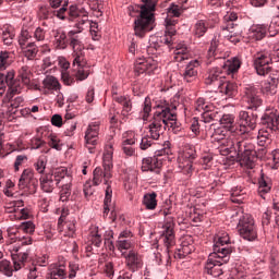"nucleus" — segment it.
Instances as JSON below:
<instances>
[{
  "label": "nucleus",
  "mask_w": 279,
  "mask_h": 279,
  "mask_svg": "<svg viewBox=\"0 0 279 279\" xmlns=\"http://www.w3.org/2000/svg\"><path fill=\"white\" fill-rule=\"evenodd\" d=\"M154 108L156 111L150 120L146 135L155 141H160V136L165 134L167 128H178V114L175 113L177 107L169 105L165 100H158Z\"/></svg>",
  "instance_id": "nucleus-1"
},
{
  "label": "nucleus",
  "mask_w": 279,
  "mask_h": 279,
  "mask_svg": "<svg viewBox=\"0 0 279 279\" xmlns=\"http://www.w3.org/2000/svg\"><path fill=\"white\" fill-rule=\"evenodd\" d=\"M214 244V258H209L206 265L207 274L214 276V278H219L223 276L222 265L230 263V254L234 251L230 246V235L228 232L221 231L216 234Z\"/></svg>",
  "instance_id": "nucleus-2"
},
{
  "label": "nucleus",
  "mask_w": 279,
  "mask_h": 279,
  "mask_svg": "<svg viewBox=\"0 0 279 279\" xmlns=\"http://www.w3.org/2000/svg\"><path fill=\"white\" fill-rule=\"evenodd\" d=\"M142 5L129 7L130 16H136L134 20L135 36L140 38L145 37V34L151 32L156 27L154 20V10H156V3L158 0H142Z\"/></svg>",
  "instance_id": "nucleus-3"
},
{
  "label": "nucleus",
  "mask_w": 279,
  "mask_h": 279,
  "mask_svg": "<svg viewBox=\"0 0 279 279\" xmlns=\"http://www.w3.org/2000/svg\"><path fill=\"white\" fill-rule=\"evenodd\" d=\"M5 82L9 88V97L12 95H21L25 86L32 84V69L28 65H22L17 70V77L15 78L14 70H10L7 73H0V84Z\"/></svg>",
  "instance_id": "nucleus-4"
},
{
  "label": "nucleus",
  "mask_w": 279,
  "mask_h": 279,
  "mask_svg": "<svg viewBox=\"0 0 279 279\" xmlns=\"http://www.w3.org/2000/svg\"><path fill=\"white\" fill-rule=\"evenodd\" d=\"M238 149L240 165H242V167H246V169H254L258 158L263 159L264 156H267V148H265V146H260V148L256 150L254 143L248 140L240 143L238 145Z\"/></svg>",
  "instance_id": "nucleus-5"
},
{
  "label": "nucleus",
  "mask_w": 279,
  "mask_h": 279,
  "mask_svg": "<svg viewBox=\"0 0 279 279\" xmlns=\"http://www.w3.org/2000/svg\"><path fill=\"white\" fill-rule=\"evenodd\" d=\"M68 5L69 4L64 3L61 9L54 11V16L61 21H75V19H78L75 27L76 29H82V27L88 23V11L77 4H72L69 8Z\"/></svg>",
  "instance_id": "nucleus-6"
},
{
  "label": "nucleus",
  "mask_w": 279,
  "mask_h": 279,
  "mask_svg": "<svg viewBox=\"0 0 279 279\" xmlns=\"http://www.w3.org/2000/svg\"><path fill=\"white\" fill-rule=\"evenodd\" d=\"M182 14V7L178 4H171L168 9V15L166 17V34L159 38V43L161 45H167L168 49H171L173 47V43H175V39L173 36H175V23L178 21V16Z\"/></svg>",
  "instance_id": "nucleus-7"
},
{
  "label": "nucleus",
  "mask_w": 279,
  "mask_h": 279,
  "mask_svg": "<svg viewBox=\"0 0 279 279\" xmlns=\"http://www.w3.org/2000/svg\"><path fill=\"white\" fill-rule=\"evenodd\" d=\"M114 154V148H112V145H107L105 147V153L102 156V162H104V170L101 168H96L94 170V178L92 181L93 186H99L101 182H104L105 179V184H108V180L112 178V156Z\"/></svg>",
  "instance_id": "nucleus-8"
},
{
  "label": "nucleus",
  "mask_w": 279,
  "mask_h": 279,
  "mask_svg": "<svg viewBox=\"0 0 279 279\" xmlns=\"http://www.w3.org/2000/svg\"><path fill=\"white\" fill-rule=\"evenodd\" d=\"M238 232L245 241H256L258 239V230L254 218L250 214H243L238 223Z\"/></svg>",
  "instance_id": "nucleus-9"
},
{
  "label": "nucleus",
  "mask_w": 279,
  "mask_h": 279,
  "mask_svg": "<svg viewBox=\"0 0 279 279\" xmlns=\"http://www.w3.org/2000/svg\"><path fill=\"white\" fill-rule=\"evenodd\" d=\"M271 62H274V57H271V51L269 50H262L253 57V64L257 75H267L271 71L269 66Z\"/></svg>",
  "instance_id": "nucleus-10"
},
{
  "label": "nucleus",
  "mask_w": 279,
  "mask_h": 279,
  "mask_svg": "<svg viewBox=\"0 0 279 279\" xmlns=\"http://www.w3.org/2000/svg\"><path fill=\"white\" fill-rule=\"evenodd\" d=\"M73 71L76 80L84 82L88 77V70H86V56L84 50H74L72 52Z\"/></svg>",
  "instance_id": "nucleus-11"
},
{
  "label": "nucleus",
  "mask_w": 279,
  "mask_h": 279,
  "mask_svg": "<svg viewBox=\"0 0 279 279\" xmlns=\"http://www.w3.org/2000/svg\"><path fill=\"white\" fill-rule=\"evenodd\" d=\"M173 228H175V222L173 221V218H167L160 239L167 247L168 265L171 263V247L175 245V231L173 230Z\"/></svg>",
  "instance_id": "nucleus-12"
},
{
  "label": "nucleus",
  "mask_w": 279,
  "mask_h": 279,
  "mask_svg": "<svg viewBox=\"0 0 279 279\" xmlns=\"http://www.w3.org/2000/svg\"><path fill=\"white\" fill-rule=\"evenodd\" d=\"M258 116L250 113L247 111H240L239 113V125L238 134H250L256 130Z\"/></svg>",
  "instance_id": "nucleus-13"
},
{
  "label": "nucleus",
  "mask_w": 279,
  "mask_h": 279,
  "mask_svg": "<svg viewBox=\"0 0 279 279\" xmlns=\"http://www.w3.org/2000/svg\"><path fill=\"white\" fill-rule=\"evenodd\" d=\"M244 100L247 104L248 110H258L263 106V98H260L258 88L254 85H246L244 87Z\"/></svg>",
  "instance_id": "nucleus-14"
},
{
  "label": "nucleus",
  "mask_w": 279,
  "mask_h": 279,
  "mask_svg": "<svg viewBox=\"0 0 279 279\" xmlns=\"http://www.w3.org/2000/svg\"><path fill=\"white\" fill-rule=\"evenodd\" d=\"M262 125L270 132L279 130V110L276 108H268L262 117Z\"/></svg>",
  "instance_id": "nucleus-15"
},
{
  "label": "nucleus",
  "mask_w": 279,
  "mask_h": 279,
  "mask_svg": "<svg viewBox=\"0 0 279 279\" xmlns=\"http://www.w3.org/2000/svg\"><path fill=\"white\" fill-rule=\"evenodd\" d=\"M85 141L89 154H95V147H97V142L99 141V123L93 122L88 125Z\"/></svg>",
  "instance_id": "nucleus-16"
},
{
  "label": "nucleus",
  "mask_w": 279,
  "mask_h": 279,
  "mask_svg": "<svg viewBox=\"0 0 279 279\" xmlns=\"http://www.w3.org/2000/svg\"><path fill=\"white\" fill-rule=\"evenodd\" d=\"M226 74L221 68H211L207 71L205 76L206 86H217L218 88L223 84Z\"/></svg>",
  "instance_id": "nucleus-17"
},
{
  "label": "nucleus",
  "mask_w": 279,
  "mask_h": 279,
  "mask_svg": "<svg viewBox=\"0 0 279 279\" xmlns=\"http://www.w3.org/2000/svg\"><path fill=\"white\" fill-rule=\"evenodd\" d=\"M156 71H158V66L156 65V62L151 59H138L135 62L134 72L137 76L143 75V73H148L149 75H151V73H156Z\"/></svg>",
  "instance_id": "nucleus-18"
},
{
  "label": "nucleus",
  "mask_w": 279,
  "mask_h": 279,
  "mask_svg": "<svg viewBox=\"0 0 279 279\" xmlns=\"http://www.w3.org/2000/svg\"><path fill=\"white\" fill-rule=\"evenodd\" d=\"M9 95L10 88L8 89L7 95L4 97V104H7V114L9 116V119H14V114L19 112L16 108H19L23 104L24 99L21 96L14 98V95L16 94H11V97Z\"/></svg>",
  "instance_id": "nucleus-19"
},
{
  "label": "nucleus",
  "mask_w": 279,
  "mask_h": 279,
  "mask_svg": "<svg viewBox=\"0 0 279 279\" xmlns=\"http://www.w3.org/2000/svg\"><path fill=\"white\" fill-rule=\"evenodd\" d=\"M201 64L202 63L197 59L189 62V64L185 66V69L182 72V77L184 82H187L189 84H191L195 82V80H197Z\"/></svg>",
  "instance_id": "nucleus-20"
},
{
  "label": "nucleus",
  "mask_w": 279,
  "mask_h": 279,
  "mask_svg": "<svg viewBox=\"0 0 279 279\" xmlns=\"http://www.w3.org/2000/svg\"><path fill=\"white\" fill-rule=\"evenodd\" d=\"M221 69L225 75H229L232 80H236V74L239 73V69H241V59L236 57L228 59L225 61Z\"/></svg>",
  "instance_id": "nucleus-21"
},
{
  "label": "nucleus",
  "mask_w": 279,
  "mask_h": 279,
  "mask_svg": "<svg viewBox=\"0 0 279 279\" xmlns=\"http://www.w3.org/2000/svg\"><path fill=\"white\" fill-rule=\"evenodd\" d=\"M82 32H84V27L76 28L68 33V43L72 51L84 50V43L82 41V37L78 35L82 34Z\"/></svg>",
  "instance_id": "nucleus-22"
},
{
  "label": "nucleus",
  "mask_w": 279,
  "mask_h": 279,
  "mask_svg": "<svg viewBox=\"0 0 279 279\" xmlns=\"http://www.w3.org/2000/svg\"><path fill=\"white\" fill-rule=\"evenodd\" d=\"M162 168V160L158 157H146L142 160V171H151L153 173H160Z\"/></svg>",
  "instance_id": "nucleus-23"
},
{
  "label": "nucleus",
  "mask_w": 279,
  "mask_h": 279,
  "mask_svg": "<svg viewBox=\"0 0 279 279\" xmlns=\"http://www.w3.org/2000/svg\"><path fill=\"white\" fill-rule=\"evenodd\" d=\"M235 136H239V134L231 133V135L228 138H225L220 145L225 147L226 154H232V151H234L238 154L239 158V145H241L245 140L239 141Z\"/></svg>",
  "instance_id": "nucleus-24"
},
{
  "label": "nucleus",
  "mask_w": 279,
  "mask_h": 279,
  "mask_svg": "<svg viewBox=\"0 0 279 279\" xmlns=\"http://www.w3.org/2000/svg\"><path fill=\"white\" fill-rule=\"evenodd\" d=\"M190 57H191V48H189L186 44L179 43L174 47V51H173L174 62H184V60H189Z\"/></svg>",
  "instance_id": "nucleus-25"
},
{
  "label": "nucleus",
  "mask_w": 279,
  "mask_h": 279,
  "mask_svg": "<svg viewBox=\"0 0 279 279\" xmlns=\"http://www.w3.org/2000/svg\"><path fill=\"white\" fill-rule=\"evenodd\" d=\"M66 266L64 264H52L49 267V272L46 275V279H65Z\"/></svg>",
  "instance_id": "nucleus-26"
},
{
  "label": "nucleus",
  "mask_w": 279,
  "mask_h": 279,
  "mask_svg": "<svg viewBox=\"0 0 279 279\" xmlns=\"http://www.w3.org/2000/svg\"><path fill=\"white\" fill-rule=\"evenodd\" d=\"M265 36H267V25L265 24L253 25L248 31L251 40H263Z\"/></svg>",
  "instance_id": "nucleus-27"
},
{
  "label": "nucleus",
  "mask_w": 279,
  "mask_h": 279,
  "mask_svg": "<svg viewBox=\"0 0 279 279\" xmlns=\"http://www.w3.org/2000/svg\"><path fill=\"white\" fill-rule=\"evenodd\" d=\"M271 191V179L264 173L258 178V189L257 193L263 199H265V195Z\"/></svg>",
  "instance_id": "nucleus-28"
},
{
  "label": "nucleus",
  "mask_w": 279,
  "mask_h": 279,
  "mask_svg": "<svg viewBox=\"0 0 279 279\" xmlns=\"http://www.w3.org/2000/svg\"><path fill=\"white\" fill-rule=\"evenodd\" d=\"M125 258L126 265L131 269H141L143 267V257L136 251H130Z\"/></svg>",
  "instance_id": "nucleus-29"
},
{
  "label": "nucleus",
  "mask_w": 279,
  "mask_h": 279,
  "mask_svg": "<svg viewBox=\"0 0 279 279\" xmlns=\"http://www.w3.org/2000/svg\"><path fill=\"white\" fill-rule=\"evenodd\" d=\"M114 101L122 105L121 118L123 121L128 119L130 112H132V100L125 96H116Z\"/></svg>",
  "instance_id": "nucleus-30"
},
{
  "label": "nucleus",
  "mask_w": 279,
  "mask_h": 279,
  "mask_svg": "<svg viewBox=\"0 0 279 279\" xmlns=\"http://www.w3.org/2000/svg\"><path fill=\"white\" fill-rule=\"evenodd\" d=\"M39 182H40L41 191H44V193H53V189L58 186L51 173L40 177Z\"/></svg>",
  "instance_id": "nucleus-31"
},
{
  "label": "nucleus",
  "mask_w": 279,
  "mask_h": 279,
  "mask_svg": "<svg viewBox=\"0 0 279 279\" xmlns=\"http://www.w3.org/2000/svg\"><path fill=\"white\" fill-rule=\"evenodd\" d=\"M223 128L229 130L231 134H239V130L234 126V116L233 114H220V119L218 120Z\"/></svg>",
  "instance_id": "nucleus-32"
},
{
  "label": "nucleus",
  "mask_w": 279,
  "mask_h": 279,
  "mask_svg": "<svg viewBox=\"0 0 279 279\" xmlns=\"http://www.w3.org/2000/svg\"><path fill=\"white\" fill-rule=\"evenodd\" d=\"M158 194L156 192L153 193H146L143 196L142 204L146 208V210H156L158 206Z\"/></svg>",
  "instance_id": "nucleus-33"
},
{
  "label": "nucleus",
  "mask_w": 279,
  "mask_h": 279,
  "mask_svg": "<svg viewBox=\"0 0 279 279\" xmlns=\"http://www.w3.org/2000/svg\"><path fill=\"white\" fill-rule=\"evenodd\" d=\"M56 49H66L69 47V35L62 29H58L54 34Z\"/></svg>",
  "instance_id": "nucleus-34"
},
{
  "label": "nucleus",
  "mask_w": 279,
  "mask_h": 279,
  "mask_svg": "<svg viewBox=\"0 0 279 279\" xmlns=\"http://www.w3.org/2000/svg\"><path fill=\"white\" fill-rule=\"evenodd\" d=\"M195 252V245L189 243L187 241H183L181 244V248H179L174 254L173 258H186L189 254H193Z\"/></svg>",
  "instance_id": "nucleus-35"
},
{
  "label": "nucleus",
  "mask_w": 279,
  "mask_h": 279,
  "mask_svg": "<svg viewBox=\"0 0 279 279\" xmlns=\"http://www.w3.org/2000/svg\"><path fill=\"white\" fill-rule=\"evenodd\" d=\"M14 62V52L2 50L0 51V71H5L8 66Z\"/></svg>",
  "instance_id": "nucleus-36"
},
{
  "label": "nucleus",
  "mask_w": 279,
  "mask_h": 279,
  "mask_svg": "<svg viewBox=\"0 0 279 279\" xmlns=\"http://www.w3.org/2000/svg\"><path fill=\"white\" fill-rule=\"evenodd\" d=\"M44 138H46L49 147H52V149H57V151L62 150V144L60 143V140L58 138V135L53 132H46L43 133Z\"/></svg>",
  "instance_id": "nucleus-37"
},
{
  "label": "nucleus",
  "mask_w": 279,
  "mask_h": 279,
  "mask_svg": "<svg viewBox=\"0 0 279 279\" xmlns=\"http://www.w3.org/2000/svg\"><path fill=\"white\" fill-rule=\"evenodd\" d=\"M218 88L220 93H222L223 95H227V97H235L238 93L236 84L230 81H223Z\"/></svg>",
  "instance_id": "nucleus-38"
},
{
  "label": "nucleus",
  "mask_w": 279,
  "mask_h": 279,
  "mask_svg": "<svg viewBox=\"0 0 279 279\" xmlns=\"http://www.w3.org/2000/svg\"><path fill=\"white\" fill-rule=\"evenodd\" d=\"M47 265V260L37 262V264H33L29 268L28 279H45L43 276V271H40V267Z\"/></svg>",
  "instance_id": "nucleus-39"
},
{
  "label": "nucleus",
  "mask_w": 279,
  "mask_h": 279,
  "mask_svg": "<svg viewBox=\"0 0 279 279\" xmlns=\"http://www.w3.org/2000/svg\"><path fill=\"white\" fill-rule=\"evenodd\" d=\"M277 88H278V78H268L262 85V93H264V95H276Z\"/></svg>",
  "instance_id": "nucleus-40"
},
{
  "label": "nucleus",
  "mask_w": 279,
  "mask_h": 279,
  "mask_svg": "<svg viewBox=\"0 0 279 279\" xmlns=\"http://www.w3.org/2000/svg\"><path fill=\"white\" fill-rule=\"evenodd\" d=\"M208 25L210 24H206V21L204 20H198L193 28V34L196 38H202L203 36H205L206 32H208V29H210L208 27Z\"/></svg>",
  "instance_id": "nucleus-41"
},
{
  "label": "nucleus",
  "mask_w": 279,
  "mask_h": 279,
  "mask_svg": "<svg viewBox=\"0 0 279 279\" xmlns=\"http://www.w3.org/2000/svg\"><path fill=\"white\" fill-rule=\"evenodd\" d=\"M73 182V178L66 177V182L61 184L60 191V201L66 202L69 197H71V183Z\"/></svg>",
  "instance_id": "nucleus-42"
},
{
  "label": "nucleus",
  "mask_w": 279,
  "mask_h": 279,
  "mask_svg": "<svg viewBox=\"0 0 279 279\" xmlns=\"http://www.w3.org/2000/svg\"><path fill=\"white\" fill-rule=\"evenodd\" d=\"M22 51L27 60H34L38 56V46L35 43L29 41Z\"/></svg>",
  "instance_id": "nucleus-43"
},
{
  "label": "nucleus",
  "mask_w": 279,
  "mask_h": 279,
  "mask_svg": "<svg viewBox=\"0 0 279 279\" xmlns=\"http://www.w3.org/2000/svg\"><path fill=\"white\" fill-rule=\"evenodd\" d=\"M210 108L203 111V113H202V119H203L204 123H210L211 121H219V119H221V113H219L217 110L210 109Z\"/></svg>",
  "instance_id": "nucleus-44"
},
{
  "label": "nucleus",
  "mask_w": 279,
  "mask_h": 279,
  "mask_svg": "<svg viewBox=\"0 0 279 279\" xmlns=\"http://www.w3.org/2000/svg\"><path fill=\"white\" fill-rule=\"evenodd\" d=\"M50 175H52L57 184H60V182L61 184H64L66 183V178H71V175L68 174L66 168L56 169Z\"/></svg>",
  "instance_id": "nucleus-45"
},
{
  "label": "nucleus",
  "mask_w": 279,
  "mask_h": 279,
  "mask_svg": "<svg viewBox=\"0 0 279 279\" xmlns=\"http://www.w3.org/2000/svg\"><path fill=\"white\" fill-rule=\"evenodd\" d=\"M28 258H29L28 253H19L16 257H13L14 270L19 271V269H22V267H25Z\"/></svg>",
  "instance_id": "nucleus-46"
},
{
  "label": "nucleus",
  "mask_w": 279,
  "mask_h": 279,
  "mask_svg": "<svg viewBox=\"0 0 279 279\" xmlns=\"http://www.w3.org/2000/svg\"><path fill=\"white\" fill-rule=\"evenodd\" d=\"M32 180H34V171L32 169H25L20 178L19 189H25Z\"/></svg>",
  "instance_id": "nucleus-47"
},
{
  "label": "nucleus",
  "mask_w": 279,
  "mask_h": 279,
  "mask_svg": "<svg viewBox=\"0 0 279 279\" xmlns=\"http://www.w3.org/2000/svg\"><path fill=\"white\" fill-rule=\"evenodd\" d=\"M110 204H112V186L108 183L105 193L104 215L110 213Z\"/></svg>",
  "instance_id": "nucleus-48"
},
{
  "label": "nucleus",
  "mask_w": 279,
  "mask_h": 279,
  "mask_svg": "<svg viewBox=\"0 0 279 279\" xmlns=\"http://www.w3.org/2000/svg\"><path fill=\"white\" fill-rule=\"evenodd\" d=\"M44 87L48 90H60V82L54 76H46L43 81Z\"/></svg>",
  "instance_id": "nucleus-49"
},
{
  "label": "nucleus",
  "mask_w": 279,
  "mask_h": 279,
  "mask_svg": "<svg viewBox=\"0 0 279 279\" xmlns=\"http://www.w3.org/2000/svg\"><path fill=\"white\" fill-rule=\"evenodd\" d=\"M183 158L187 160V173H191V169H193V160H195V149H193V147L185 148L183 151Z\"/></svg>",
  "instance_id": "nucleus-50"
},
{
  "label": "nucleus",
  "mask_w": 279,
  "mask_h": 279,
  "mask_svg": "<svg viewBox=\"0 0 279 279\" xmlns=\"http://www.w3.org/2000/svg\"><path fill=\"white\" fill-rule=\"evenodd\" d=\"M0 274H3V276H8L9 278H11L12 274H14V267L12 266V263L10 260H0Z\"/></svg>",
  "instance_id": "nucleus-51"
},
{
  "label": "nucleus",
  "mask_w": 279,
  "mask_h": 279,
  "mask_svg": "<svg viewBox=\"0 0 279 279\" xmlns=\"http://www.w3.org/2000/svg\"><path fill=\"white\" fill-rule=\"evenodd\" d=\"M136 145V133L134 131H128L122 135V147Z\"/></svg>",
  "instance_id": "nucleus-52"
},
{
  "label": "nucleus",
  "mask_w": 279,
  "mask_h": 279,
  "mask_svg": "<svg viewBox=\"0 0 279 279\" xmlns=\"http://www.w3.org/2000/svg\"><path fill=\"white\" fill-rule=\"evenodd\" d=\"M142 108L141 117L144 121H147V119H149V113L151 112V98L146 97Z\"/></svg>",
  "instance_id": "nucleus-53"
},
{
  "label": "nucleus",
  "mask_w": 279,
  "mask_h": 279,
  "mask_svg": "<svg viewBox=\"0 0 279 279\" xmlns=\"http://www.w3.org/2000/svg\"><path fill=\"white\" fill-rule=\"evenodd\" d=\"M155 141L156 140L149 137V135H144L140 143V149H142V151H147L150 147L156 146Z\"/></svg>",
  "instance_id": "nucleus-54"
},
{
  "label": "nucleus",
  "mask_w": 279,
  "mask_h": 279,
  "mask_svg": "<svg viewBox=\"0 0 279 279\" xmlns=\"http://www.w3.org/2000/svg\"><path fill=\"white\" fill-rule=\"evenodd\" d=\"M219 39L217 37H214L210 43V47L208 49V56L209 58H215L216 60L219 58L217 57V53L219 52Z\"/></svg>",
  "instance_id": "nucleus-55"
},
{
  "label": "nucleus",
  "mask_w": 279,
  "mask_h": 279,
  "mask_svg": "<svg viewBox=\"0 0 279 279\" xmlns=\"http://www.w3.org/2000/svg\"><path fill=\"white\" fill-rule=\"evenodd\" d=\"M269 36H277L279 34V15L275 16L269 26H267Z\"/></svg>",
  "instance_id": "nucleus-56"
},
{
  "label": "nucleus",
  "mask_w": 279,
  "mask_h": 279,
  "mask_svg": "<svg viewBox=\"0 0 279 279\" xmlns=\"http://www.w3.org/2000/svg\"><path fill=\"white\" fill-rule=\"evenodd\" d=\"M116 247L119 250V252H123V250L124 251L130 250L132 247V240L130 239L123 240V238H118Z\"/></svg>",
  "instance_id": "nucleus-57"
},
{
  "label": "nucleus",
  "mask_w": 279,
  "mask_h": 279,
  "mask_svg": "<svg viewBox=\"0 0 279 279\" xmlns=\"http://www.w3.org/2000/svg\"><path fill=\"white\" fill-rule=\"evenodd\" d=\"M29 40H32V34H29L27 31H22L19 37V45L21 49L27 47Z\"/></svg>",
  "instance_id": "nucleus-58"
},
{
  "label": "nucleus",
  "mask_w": 279,
  "mask_h": 279,
  "mask_svg": "<svg viewBox=\"0 0 279 279\" xmlns=\"http://www.w3.org/2000/svg\"><path fill=\"white\" fill-rule=\"evenodd\" d=\"M34 167L37 173H45V170L47 169V157H39L34 163Z\"/></svg>",
  "instance_id": "nucleus-59"
},
{
  "label": "nucleus",
  "mask_w": 279,
  "mask_h": 279,
  "mask_svg": "<svg viewBox=\"0 0 279 279\" xmlns=\"http://www.w3.org/2000/svg\"><path fill=\"white\" fill-rule=\"evenodd\" d=\"M47 147V142L40 137H33L31 140V149H44Z\"/></svg>",
  "instance_id": "nucleus-60"
},
{
  "label": "nucleus",
  "mask_w": 279,
  "mask_h": 279,
  "mask_svg": "<svg viewBox=\"0 0 279 279\" xmlns=\"http://www.w3.org/2000/svg\"><path fill=\"white\" fill-rule=\"evenodd\" d=\"M47 37V28L39 26L34 32V38L37 40V43H43L45 38Z\"/></svg>",
  "instance_id": "nucleus-61"
},
{
  "label": "nucleus",
  "mask_w": 279,
  "mask_h": 279,
  "mask_svg": "<svg viewBox=\"0 0 279 279\" xmlns=\"http://www.w3.org/2000/svg\"><path fill=\"white\" fill-rule=\"evenodd\" d=\"M210 107L208 105V102H206V99L204 98H198L195 101V110H197V112H206V110H208Z\"/></svg>",
  "instance_id": "nucleus-62"
},
{
  "label": "nucleus",
  "mask_w": 279,
  "mask_h": 279,
  "mask_svg": "<svg viewBox=\"0 0 279 279\" xmlns=\"http://www.w3.org/2000/svg\"><path fill=\"white\" fill-rule=\"evenodd\" d=\"M226 138V133L223 132V129H217L211 134V140L216 143H223V140Z\"/></svg>",
  "instance_id": "nucleus-63"
},
{
  "label": "nucleus",
  "mask_w": 279,
  "mask_h": 279,
  "mask_svg": "<svg viewBox=\"0 0 279 279\" xmlns=\"http://www.w3.org/2000/svg\"><path fill=\"white\" fill-rule=\"evenodd\" d=\"M52 12L51 11V8L49 7H41L39 8V19L44 20V21H47L48 19H51L52 16Z\"/></svg>",
  "instance_id": "nucleus-64"
}]
</instances>
